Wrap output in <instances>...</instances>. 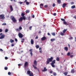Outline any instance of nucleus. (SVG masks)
Masks as SVG:
<instances>
[{
    "label": "nucleus",
    "mask_w": 76,
    "mask_h": 76,
    "mask_svg": "<svg viewBox=\"0 0 76 76\" xmlns=\"http://www.w3.org/2000/svg\"><path fill=\"white\" fill-rule=\"evenodd\" d=\"M54 58L53 57H51L50 58H48L46 61L47 64H48L50 63V62H52L51 63V66L52 67H55V65L54 64L56 63V60H54L53 61Z\"/></svg>",
    "instance_id": "nucleus-1"
},
{
    "label": "nucleus",
    "mask_w": 76,
    "mask_h": 76,
    "mask_svg": "<svg viewBox=\"0 0 76 76\" xmlns=\"http://www.w3.org/2000/svg\"><path fill=\"white\" fill-rule=\"evenodd\" d=\"M10 18L14 23H16V22H17V20H16V19L14 16H11Z\"/></svg>",
    "instance_id": "nucleus-2"
},
{
    "label": "nucleus",
    "mask_w": 76,
    "mask_h": 76,
    "mask_svg": "<svg viewBox=\"0 0 76 76\" xmlns=\"http://www.w3.org/2000/svg\"><path fill=\"white\" fill-rule=\"evenodd\" d=\"M27 73L28 75H29V76H34V74L32 72H31V71L28 70L27 72Z\"/></svg>",
    "instance_id": "nucleus-3"
},
{
    "label": "nucleus",
    "mask_w": 76,
    "mask_h": 76,
    "mask_svg": "<svg viewBox=\"0 0 76 76\" xmlns=\"http://www.w3.org/2000/svg\"><path fill=\"white\" fill-rule=\"evenodd\" d=\"M23 20H26V18L25 17H21L19 19V22H22Z\"/></svg>",
    "instance_id": "nucleus-4"
},
{
    "label": "nucleus",
    "mask_w": 76,
    "mask_h": 76,
    "mask_svg": "<svg viewBox=\"0 0 76 76\" xmlns=\"http://www.w3.org/2000/svg\"><path fill=\"white\" fill-rule=\"evenodd\" d=\"M5 19V17H4V15L3 14H1L0 15V19H3V20Z\"/></svg>",
    "instance_id": "nucleus-5"
},
{
    "label": "nucleus",
    "mask_w": 76,
    "mask_h": 76,
    "mask_svg": "<svg viewBox=\"0 0 76 76\" xmlns=\"http://www.w3.org/2000/svg\"><path fill=\"white\" fill-rule=\"evenodd\" d=\"M29 65V64L28 62H26L24 64V67L26 68L27 66H28Z\"/></svg>",
    "instance_id": "nucleus-6"
},
{
    "label": "nucleus",
    "mask_w": 76,
    "mask_h": 76,
    "mask_svg": "<svg viewBox=\"0 0 76 76\" xmlns=\"http://www.w3.org/2000/svg\"><path fill=\"white\" fill-rule=\"evenodd\" d=\"M18 36H19V38H22L23 37V34H22L21 33H18Z\"/></svg>",
    "instance_id": "nucleus-7"
},
{
    "label": "nucleus",
    "mask_w": 76,
    "mask_h": 76,
    "mask_svg": "<svg viewBox=\"0 0 76 76\" xmlns=\"http://www.w3.org/2000/svg\"><path fill=\"white\" fill-rule=\"evenodd\" d=\"M5 37V35L4 34H3L1 35V37H0V39H3Z\"/></svg>",
    "instance_id": "nucleus-8"
},
{
    "label": "nucleus",
    "mask_w": 76,
    "mask_h": 76,
    "mask_svg": "<svg viewBox=\"0 0 76 76\" xmlns=\"http://www.w3.org/2000/svg\"><path fill=\"white\" fill-rule=\"evenodd\" d=\"M29 51L30 52V54H31V56H32V52H33L32 49H30L29 50Z\"/></svg>",
    "instance_id": "nucleus-9"
},
{
    "label": "nucleus",
    "mask_w": 76,
    "mask_h": 76,
    "mask_svg": "<svg viewBox=\"0 0 76 76\" xmlns=\"http://www.w3.org/2000/svg\"><path fill=\"white\" fill-rule=\"evenodd\" d=\"M10 9L11 12H12L13 10V7L12 5L10 6Z\"/></svg>",
    "instance_id": "nucleus-10"
},
{
    "label": "nucleus",
    "mask_w": 76,
    "mask_h": 76,
    "mask_svg": "<svg viewBox=\"0 0 76 76\" xmlns=\"http://www.w3.org/2000/svg\"><path fill=\"white\" fill-rule=\"evenodd\" d=\"M46 39V37H45V36H44L41 38V41H44V40H45Z\"/></svg>",
    "instance_id": "nucleus-11"
},
{
    "label": "nucleus",
    "mask_w": 76,
    "mask_h": 76,
    "mask_svg": "<svg viewBox=\"0 0 76 76\" xmlns=\"http://www.w3.org/2000/svg\"><path fill=\"white\" fill-rule=\"evenodd\" d=\"M34 66H37V61H36V60H35L34 61Z\"/></svg>",
    "instance_id": "nucleus-12"
},
{
    "label": "nucleus",
    "mask_w": 76,
    "mask_h": 76,
    "mask_svg": "<svg viewBox=\"0 0 76 76\" xmlns=\"http://www.w3.org/2000/svg\"><path fill=\"white\" fill-rule=\"evenodd\" d=\"M46 71H47V69H46V68L45 67L44 68L43 70H42V72H46Z\"/></svg>",
    "instance_id": "nucleus-13"
},
{
    "label": "nucleus",
    "mask_w": 76,
    "mask_h": 76,
    "mask_svg": "<svg viewBox=\"0 0 76 76\" xmlns=\"http://www.w3.org/2000/svg\"><path fill=\"white\" fill-rule=\"evenodd\" d=\"M34 40H33V39H31V44H32V45H33V44H34Z\"/></svg>",
    "instance_id": "nucleus-14"
},
{
    "label": "nucleus",
    "mask_w": 76,
    "mask_h": 76,
    "mask_svg": "<svg viewBox=\"0 0 76 76\" xmlns=\"http://www.w3.org/2000/svg\"><path fill=\"white\" fill-rule=\"evenodd\" d=\"M64 50H66V51H68V48L67 47H65L64 48Z\"/></svg>",
    "instance_id": "nucleus-15"
},
{
    "label": "nucleus",
    "mask_w": 76,
    "mask_h": 76,
    "mask_svg": "<svg viewBox=\"0 0 76 76\" xmlns=\"http://www.w3.org/2000/svg\"><path fill=\"white\" fill-rule=\"evenodd\" d=\"M71 73H75V69H72Z\"/></svg>",
    "instance_id": "nucleus-16"
},
{
    "label": "nucleus",
    "mask_w": 76,
    "mask_h": 76,
    "mask_svg": "<svg viewBox=\"0 0 76 76\" xmlns=\"http://www.w3.org/2000/svg\"><path fill=\"white\" fill-rule=\"evenodd\" d=\"M64 24V25H69V24L67 23V22H66V21H64L63 22Z\"/></svg>",
    "instance_id": "nucleus-17"
},
{
    "label": "nucleus",
    "mask_w": 76,
    "mask_h": 76,
    "mask_svg": "<svg viewBox=\"0 0 76 76\" xmlns=\"http://www.w3.org/2000/svg\"><path fill=\"white\" fill-rule=\"evenodd\" d=\"M66 6V3H64L63 5H62V7L64 8V7H65Z\"/></svg>",
    "instance_id": "nucleus-18"
},
{
    "label": "nucleus",
    "mask_w": 76,
    "mask_h": 76,
    "mask_svg": "<svg viewBox=\"0 0 76 76\" xmlns=\"http://www.w3.org/2000/svg\"><path fill=\"white\" fill-rule=\"evenodd\" d=\"M63 74H64L65 76H66V75H67V74H68V72H65L63 73Z\"/></svg>",
    "instance_id": "nucleus-19"
},
{
    "label": "nucleus",
    "mask_w": 76,
    "mask_h": 76,
    "mask_svg": "<svg viewBox=\"0 0 76 76\" xmlns=\"http://www.w3.org/2000/svg\"><path fill=\"white\" fill-rule=\"evenodd\" d=\"M67 30L66 29H64V30L63 31V33H64H64H65L67 31Z\"/></svg>",
    "instance_id": "nucleus-20"
},
{
    "label": "nucleus",
    "mask_w": 76,
    "mask_h": 76,
    "mask_svg": "<svg viewBox=\"0 0 76 76\" xmlns=\"http://www.w3.org/2000/svg\"><path fill=\"white\" fill-rule=\"evenodd\" d=\"M56 60L58 61H60V58H59V57H57L56 58Z\"/></svg>",
    "instance_id": "nucleus-21"
},
{
    "label": "nucleus",
    "mask_w": 76,
    "mask_h": 76,
    "mask_svg": "<svg viewBox=\"0 0 76 76\" xmlns=\"http://www.w3.org/2000/svg\"><path fill=\"white\" fill-rule=\"evenodd\" d=\"M10 41L11 43H12L14 42V40H12V39H11L10 40Z\"/></svg>",
    "instance_id": "nucleus-22"
},
{
    "label": "nucleus",
    "mask_w": 76,
    "mask_h": 76,
    "mask_svg": "<svg viewBox=\"0 0 76 76\" xmlns=\"http://www.w3.org/2000/svg\"><path fill=\"white\" fill-rule=\"evenodd\" d=\"M55 40H56V39H51L50 41L52 42H53V41H55Z\"/></svg>",
    "instance_id": "nucleus-23"
},
{
    "label": "nucleus",
    "mask_w": 76,
    "mask_h": 76,
    "mask_svg": "<svg viewBox=\"0 0 76 76\" xmlns=\"http://www.w3.org/2000/svg\"><path fill=\"white\" fill-rule=\"evenodd\" d=\"M57 2L59 4H60L61 3V0H57Z\"/></svg>",
    "instance_id": "nucleus-24"
},
{
    "label": "nucleus",
    "mask_w": 76,
    "mask_h": 76,
    "mask_svg": "<svg viewBox=\"0 0 76 76\" xmlns=\"http://www.w3.org/2000/svg\"><path fill=\"white\" fill-rule=\"evenodd\" d=\"M30 11L29 10H27L26 11V13H29Z\"/></svg>",
    "instance_id": "nucleus-25"
},
{
    "label": "nucleus",
    "mask_w": 76,
    "mask_h": 76,
    "mask_svg": "<svg viewBox=\"0 0 76 76\" xmlns=\"http://www.w3.org/2000/svg\"><path fill=\"white\" fill-rule=\"evenodd\" d=\"M51 34L53 36H55L56 35V34L54 32L52 33Z\"/></svg>",
    "instance_id": "nucleus-26"
},
{
    "label": "nucleus",
    "mask_w": 76,
    "mask_h": 76,
    "mask_svg": "<svg viewBox=\"0 0 76 76\" xmlns=\"http://www.w3.org/2000/svg\"><path fill=\"white\" fill-rule=\"evenodd\" d=\"M36 48L38 49V48H39V45H36L35 46Z\"/></svg>",
    "instance_id": "nucleus-27"
},
{
    "label": "nucleus",
    "mask_w": 76,
    "mask_h": 76,
    "mask_svg": "<svg viewBox=\"0 0 76 76\" xmlns=\"http://www.w3.org/2000/svg\"><path fill=\"white\" fill-rule=\"evenodd\" d=\"M40 8H41V6H42V7H43V6H44V5H43V4H41L40 5Z\"/></svg>",
    "instance_id": "nucleus-28"
},
{
    "label": "nucleus",
    "mask_w": 76,
    "mask_h": 76,
    "mask_svg": "<svg viewBox=\"0 0 76 76\" xmlns=\"http://www.w3.org/2000/svg\"><path fill=\"white\" fill-rule=\"evenodd\" d=\"M21 16H22V17H24V16H25V14L23 13H21Z\"/></svg>",
    "instance_id": "nucleus-29"
},
{
    "label": "nucleus",
    "mask_w": 76,
    "mask_h": 76,
    "mask_svg": "<svg viewBox=\"0 0 76 76\" xmlns=\"http://www.w3.org/2000/svg\"><path fill=\"white\" fill-rule=\"evenodd\" d=\"M75 5H73L71 7L72 9H74V8H75Z\"/></svg>",
    "instance_id": "nucleus-30"
},
{
    "label": "nucleus",
    "mask_w": 76,
    "mask_h": 76,
    "mask_svg": "<svg viewBox=\"0 0 76 76\" xmlns=\"http://www.w3.org/2000/svg\"><path fill=\"white\" fill-rule=\"evenodd\" d=\"M53 76H56L57 73L56 72H53Z\"/></svg>",
    "instance_id": "nucleus-31"
},
{
    "label": "nucleus",
    "mask_w": 76,
    "mask_h": 76,
    "mask_svg": "<svg viewBox=\"0 0 76 76\" xmlns=\"http://www.w3.org/2000/svg\"><path fill=\"white\" fill-rule=\"evenodd\" d=\"M7 69H8V68L7 67V66L5 67L4 70H7Z\"/></svg>",
    "instance_id": "nucleus-32"
},
{
    "label": "nucleus",
    "mask_w": 76,
    "mask_h": 76,
    "mask_svg": "<svg viewBox=\"0 0 76 76\" xmlns=\"http://www.w3.org/2000/svg\"><path fill=\"white\" fill-rule=\"evenodd\" d=\"M60 35H62V36H63L64 35V33H62V32H61L60 33Z\"/></svg>",
    "instance_id": "nucleus-33"
},
{
    "label": "nucleus",
    "mask_w": 76,
    "mask_h": 76,
    "mask_svg": "<svg viewBox=\"0 0 76 76\" xmlns=\"http://www.w3.org/2000/svg\"><path fill=\"white\" fill-rule=\"evenodd\" d=\"M33 67H34V69H37V67L35 66H34V65H33Z\"/></svg>",
    "instance_id": "nucleus-34"
},
{
    "label": "nucleus",
    "mask_w": 76,
    "mask_h": 76,
    "mask_svg": "<svg viewBox=\"0 0 76 76\" xmlns=\"http://www.w3.org/2000/svg\"><path fill=\"white\" fill-rule=\"evenodd\" d=\"M61 20L62 21H63V22H64L65 21V19L63 18H61Z\"/></svg>",
    "instance_id": "nucleus-35"
},
{
    "label": "nucleus",
    "mask_w": 76,
    "mask_h": 76,
    "mask_svg": "<svg viewBox=\"0 0 76 76\" xmlns=\"http://www.w3.org/2000/svg\"><path fill=\"white\" fill-rule=\"evenodd\" d=\"M26 4L27 5H28V4H29V2L28 1H26Z\"/></svg>",
    "instance_id": "nucleus-36"
},
{
    "label": "nucleus",
    "mask_w": 76,
    "mask_h": 76,
    "mask_svg": "<svg viewBox=\"0 0 76 76\" xmlns=\"http://www.w3.org/2000/svg\"><path fill=\"white\" fill-rule=\"evenodd\" d=\"M22 27L20 26L19 27V30H22Z\"/></svg>",
    "instance_id": "nucleus-37"
},
{
    "label": "nucleus",
    "mask_w": 76,
    "mask_h": 76,
    "mask_svg": "<svg viewBox=\"0 0 76 76\" xmlns=\"http://www.w3.org/2000/svg\"><path fill=\"white\" fill-rule=\"evenodd\" d=\"M44 7H45V8L48 7V5H45Z\"/></svg>",
    "instance_id": "nucleus-38"
},
{
    "label": "nucleus",
    "mask_w": 76,
    "mask_h": 76,
    "mask_svg": "<svg viewBox=\"0 0 76 76\" xmlns=\"http://www.w3.org/2000/svg\"><path fill=\"white\" fill-rule=\"evenodd\" d=\"M70 52H68L67 53V56H70Z\"/></svg>",
    "instance_id": "nucleus-39"
},
{
    "label": "nucleus",
    "mask_w": 76,
    "mask_h": 76,
    "mask_svg": "<svg viewBox=\"0 0 76 76\" xmlns=\"http://www.w3.org/2000/svg\"><path fill=\"white\" fill-rule=\"evenodd\" d=\"M8 75H11V72H8Z\"/></svg>",
    "instance_id": "nucleus-40"
},
{
    "label": "nucleus",
    "mask_w": 76,
    "mask_h": 76,
    "mask_svg": "<svg viewBox=\"0 0 76 76\" xmlns=\"http://www.w3.org/2000/svg\"><path fill=\"white\" fill-rule=\"evenodd\" d=\"M5 32H8V29H6L5 30Z\"/></svg>",
    "instance_id": "nucleus-41"
},
{
    "label": "nucleus",
    "mask_w": 76,
    "mask_h": 76,
    "mask_svg": "<svg viewBox=\"0 0 76 76\" xmlns=\"http://www.w3.org/2000/svg\"><path fill=\"white\" fill-rule=\"evenodd\" d=\"M19 3H20V4H22V3H23V2H18Z\"/></svg>",
    "instance_id": "nucleus-42"
},
{
    "label": "nucleus",
    "mask_w": 76,
    "mask_h": 76,
    "mask_svg": "<svg viewBox=\"0 0 76 76\" xmlns=\"http://www.w3.org/2000/svg\"><path fill=\"white\" fill-rule=\"evenodd\" d=\"M32 26H30L29 27V29L30 30H31V29H32Z\"/></svg>",
    "instance_id": "nucleus-43"
},
{
    "label": "nucleus",
    "mask_w": 76,
    "mask_h": 76,
    "mask_svg": "<svg viewBox=\"0 0 76 76\" xmlns=\"http://www.w3.org/2000/svg\"><path fill=\"white\" fill-rule=\"evenodd\" d=\"M53 7H55V6H56V4H55L53 3Z\"/></svg>",
    "instance_id": "nucleus-44"
},
{
    "label": "nucleus",
    "mask_w": 76,
    "mask_h": 76,
    "mask_svg": "<svg viewBox=\"0 0 76 76\" xmlns=\"http://www.w3.org/2000/svg\"><path fill=\"white\" fill-rule=\"evenodd\" d=\"M15 41H16V42H18V39H17L15 38Z\"/></svg>",
    "instance_id": "nucleus-45"
},
{
    "label": "nucleus",
    "mask_w": 76,
    "mask_h": 76,
    "mask_svg": "<svg viewBox=\"0 0 76 76\" xmlns=\"http://www.w3.org/2000/svg\"><path fill=\"white\" fill-rule=\"evenodd\" d=\"M16 31H20L19 29V28H17L16 29Z\"/></svg>",
    "instance_id": "nucleus-46"
},
{
    "label": "nucleus",
    "mask_w": 76,
    "mask_h": 76,
    "mask_svg": "<svg viewBox=\"0 0 76 76\" xmlns=\"http://www.w3.org/2000/svg\"><path fill=\"white\" fill-rule=\"evenodd\" d=\"M71 4H74V2H71Z\"/></svg>",
    "instance_id": "nucleus-47"
},
{
    "label": "nucleus",
    "mask_w": 76,
    "mask_h": 76,
    "mask_svg": "<svg viewBox=\"0 0 76 76\" xmlns=\"http://www.w3.org/2000/svg\"><path fill=\"white\" fill-rule=\"evenodd\" d=\"M6 25V23H4L2 24V25H3V26H5Z\"/></svg>",
    "instance_id": "nucleus-48"
},
{
    "label": "nucleus",
    "mask_w": 76,
    "mask_h": 76,
    "mask_svg": "<svg viewBox=\"0 0 76 76\" xmlns=\"http://www.w3.org/2000/svg\"><path fill=\"white\" fill-rule=\"evenodd\" d=\"M3 31V30L1 29H0V32H1Z\"/></svg>",
    "instance_id": "nucleus-49"
},
{
    "label": "nucleus",
    "mask_w": 76,
    "mask_h": 76,
    "mask_svg": "<svg viewBox=\"0 0 76 76\" xmlns=\"http://www.w3.org/2000/svg\"><path fill=\"white\" fill-rule=\"evenodd\" d=\"M53 15L54 16H56V13H54L53 14Z\"/></svg>",
    "instance_id": "nucleus-50"
},
{
    "label": "nucleus",
    "mask_w": 76,
    "mask_h": 76,
    "mask_svg": "<svg viewBox=\"0 0 76 76\" xmlns=\"http://www.w3.org/2000/svg\"><path fill=\"white\" fill-rule=\"evenodd\" d=\"M70 57L71 58H72V57H73V55H71V56H70Z\"/></svg>",
    "instance_id": "nucleus-51"
},
{
    "label": "nucleus",
    "mask_w": 76,
    "mask_h": 76,
    "mask_svg": "<svg viewBox=\"0 0 76 76\" xmlns=\"http://www.w3.org/2000/svg\"><path fill=\"white\" fill-rule=\"evenodd\" d=\"M11 1H14L15 2H16V1L15 0H10Z\"/></svg>",
    "instance_id": "nucleus-52"
},
{
    "label": "nucleus",
    "mask_w": 76,
    "mask_h": 76,
    "mask_svg": "<svg viewBox=\"0 0 76 76\" xmlns=\"http://www.w3.org/2000/svg\"><path fill=\"white\" fill-rule=\"evenodd\" d=\"M30 18H31V17L29 16L28 18V20H30Z\"/></svg>",
    "instance_id": "nucleus-53"
},
{
    "label": "nucleus",
    "mask_w": 76,
    "mask_h": 76,
    "mask_svg": "<svg viewBox=\"0 0 76 76\" xmlns=\"http://www.w3.org/2000/svg\"><path fill=\"white\" fill-rule=\"evenodd\" d=\"M38 36H37L36 37L35 39H38Z\"/></svg>",
    "instance_id": "nucleus-54"
},
{
    "label": "nucleus",
    "mask_w": 76,
    "mask_h": 76,
    "mask_svg": "<svg viewBox=\"0 0 76 76\" xmlns=\"http://www.w3.org/2000/svg\"><path fill=\"white\" fill-rule=\"evenodd\" d=\"M5 59L6 60H7V59H8V58H7V57H5Z\"/></svg>",
    "instance_id": "nucleus-55"
},
{
    "label": "nucleus",
    "mask_w": 76,
    "mask_h": 76,
    "mask_svg": "<svg viewBox=\"0 0 76 76\" xmlns=\"http://www.w3.org/2000/svg\"><path fill=\"white\" fill-rule=\"evenodd\" d=\"M14 45H14V44H12L11 45V47H13V46H14Z\"/></svg>",
    "instance_id": "nucleus-56"
},
{
    "label": "nucleus",
    "mask_w": 76,
    "mask_h": 76,
    "mask_svg": "<svg viewBox=\"0 0 76 76\" xmlns=\"http://www.w3.org/2000/svg\"><path fill=\"white\" fill-rule=\"evenodd\" d=\"M32 18H35V15H33Z\"/></svg>",
    "instance_id": "nucleus-57"
},
{
    "label": "nucleus",
    "mask_w": 76,
    "mask_h": 76,
    "mask_svg": "<svg viewBox=\"0 0 76 76\" xmlns=\"http://www.w3.org/2000/svg\"><path fill=\"white\" fill-rule=\"evenodd\" d=\"M48 35L50 36V33H48Z\"/></svg>",
    "instance_id": "nucleus-58"
},
{
    "label": "nucleus",
    "mask_w": 76,
    "mask_h": 76,
    "mask_svg": "<svg viewBox=\"0 0 76 76\" xmlns=\"http://www.w3.org/2000/svg\"><path fill=\"white\" fill-rule=\"evenodd\" d=\"M42 50L41 48H39V50Z\"/></svg>",
    "instance_id": "nucleus-59"
},
{
    "label": "nucleus",
    "mask_w": 76,
    "mask_h": 76,
    "mask_svg": "<svg viewBox=\"0 0 76 76\" xmlns=\"http://www.w3.org/2000/svg\"><path fill=\"white\" fill-rule=\"evenodd\" d=\"M37 70L38 72H39V69H37Z\"/></svg>",
    "instance_id": "nucleus-60"
},
{
    "label": "nucleus",
    "mask_w": 76,
    "mask_h": 76,
    "mask_svg": "<svg viewBox=\"0 0 76 76\" xmlns=\"http://www.w3.org/2000/svg\"><path fill=\"white\" fill-rule=\"evenodd\" d=\"M0 50H1V51H3V50L2 49H0Z\"/></svg>",
    "instance_id": "nucleus-61"
},
{
    "label": "nucleus",
    "mask_w": 76,
    "mask_h": 76,
    "mask_svg": "<svg viewBox=\"0 0 76 76\" xmlns=\"http://www.w3.org/2000/svg\"><path fill=\"white\" fill-rule=\"evenodd\" d=\"M50 73H53V71H51L50 72Z\"/></svg>",
    "instance_id": "nucleus-62"
},
{
    "label": "nucleus",
    "mask_w": 76,
    "mask_h": 76,
    "mask_svg": "<svg viewBox=\"0 0 76 76\" xmlns=\"http://www.w3.org/2000/svg\"><path fill=\"white\" fill-rule=\"evenodd\" d=\"M74 18H75V19H76V16H75L74 17Z\"/></svg>",
    "instance_id": "nucleus-63"
},
{
    "label": "nucleus",
    "mask_w": 76,
    "mask_h": 76,
    "mask_svg": "<svg viewBox=\"0 0 76 76\" xmlns=\"http://www.w3.org/2000/svg\"><path fill=\"white\" fill-rule=\"evenodd\" d=\"M39 52H40V53H42V51L40 50V51H39Z\"/></svg>",
    "instance_id": "nucleus-64"
}]
</instances>
